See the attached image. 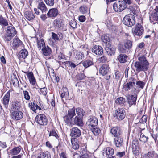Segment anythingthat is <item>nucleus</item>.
<instances>
[{
    "mask_svg": "<svg viewBox=\"0 0 158 158\" xmlns=\"http://www.w3.org/2000/svg\"><path fill=\"white\" fill-rule=\"evenodd\" d=\"M111 133L115 137L119 136L120 135V130L118 127H114L112 128L110 131Z\"/></svg>",
    "mask_w": 158,
    "mask_h": 158,
    "instance_id": "obj_32",
    "label": "nucleus"
},
{
    "mask_svg": "<svg viewBox=\"0 0 158 158\" xmlns=\"http://www.w3.org/2000/svg\"><path fill=\"white\" fill-rule=\"evenodd\" d=\"M0 24L4 26H7L8 25L7 20L1 15H0Z\"/></svg>",
    "mask_w": 158,
    "mask_h": 158,
    "instance_id": "obj_42",
    "label": "nucleus"
},
{
    "mask_svg": "<svg viewBox=\"0 0 158 158\" xmlns=\"http://www.w3.org/2000/svg\"><path fill=\"white\" fill-rule=\"evenodd\" d=\"M114 115L118 121H122L126 116L125 110L123 108H118L115 110Z\"/></svg>",
    "mask_w": 158,
    "mask_h": 158,
    "instance_id": "obj_6",
    "label": "nucleus"
},
{
    "mask_svg": "<svg viewBox=\"0 0 158 158\" xmlns=\"http://www.w3.org/2000/svg\"><path fill=\"white\" fill-rule=\"evenodd\" d=\"M24 16L26 19L29 21L35 19V16L33 12L31 11H27L25 12Z\"/></svg>",
    "mask_w": 158,
    "mask_h": 158,
    "instance_id": "obj_28",
    "label": "nucleus"
},
{
    "mask_svg": "<svg viewBox=\"0 0 158 158\" xmlns=\"http://www.w3.org/2000/svg\"><path fill=\"white\" fill-rule=\"evenodd\" d=\"M70 26L73 28L75 29L77 27V22L75 20H71L69 22Z\"/></svg>",
    "mask_w": 158,
    "mask_h": 158,
    "instance_id": "obj_54",
    "label": "nucleus"
},
{
    "mask_svg": "<svg viewBox=\"0 0 158 158\" xmlns=\"http://www.w3.org/2000/svg\"><path fill=\"white\" fill-rule=\"evenodd\" d=\"M102 41L105 44V47L108 44H111L110 42L109 38L107 36H105L102 37Z\"/></svg>",
    "mask_w": 158,
    "mask_h": 158,
    "instance_id": "obj_46",
    "label": "nucleus"
},
{
    "mask_svg": "<svg viewBox=\"0 0 158 158\" xmlns=\"http://www.w3.org/2000/svg\"><path fill=\"white\" fill-rule=\"evenodd\" d=\"M20 146L15 147L10 151V153L11 155L17 156L21 152Z\"/></svg>",
    "mask_w": 158,
    "mask_h": 158,
    "instance_id": "obj_29",
    "label": "nucleus"
},
{
    "mask_svg": "<svg viewBox=\"0 0 158 158\" xmlns=\"http://www.w3.org/2000/svg\"><path fill=\"white\" fill-rule=\"evenodd\" d=\"M97 60L99 63H104L107 61V58L106 56H103L101 57H99L98 58Z\"/></svg>",
    "mask_w": 158,
    "mask_h": 158,
    "instance_id": "obj_50",
    "label": "nucleus"
},
{
    "mask_svg": "<svg viewBox=\"0 0 158 158\" xmlns=\"http://www.w3.org/2000/svg\"><path fill=\"white\" fill-rule=\"evenodd\" d=\"M29 107L34 112H36V110L38 109L37 105L35 103H31L28 104Z\"/></svg>",
    "mask_w": 158,
    "mask_h": 158,
    "instance_id": "obj_44",
    "label": "nucleus"
},
{
    "mask_svg": "<svg viewBox=\"0 0 158 158\" xmlns=\"http://www.w3.org/2000/svg\"><path fill=\"white\" fill-rule=\"evenodd\" d=\"M105 49L107 54L109 56H112L115 53V47H112L111 44H108L105 47Z\"/></svg>",
    "mask_w": 158,
    "mask_h": 158,
    "instance_id": "obj_21",
    "label": "nucleus"
},
{
    "mask_svg": "<svg viewBox=\"0 0 158 158\" xmlns=\"http://www.w3.org/2000/svg\"><path fill=\"white\" fill-rule=\"evenodd\" d=\"M135 84L134 82L129 81L124 85L123 86L124 89L126 91H129L131 90H132L133 89H134V90H135L136 89L134 88Z\"/></svg>",
    "mask_w": 158,
    "mask_h": 158,
    "instance_id": "obj_19",
    "label": "nucleus"
},
{
    "mask_svg": "<svg viewBox=\"0 0 158 158\" xmlns=\"http://www.w3.org/2000/svg\"><path fill=\"white\" fill-rule=\"evenodd\" d=\"M53 25L55 28H60L64 25L63 20L60 18H58L55 19L53 22Z\"/></svg>",
    "mask_w": 158,
    "mask_h": 158,
    "instance_id": "obj_24",
    "label": "nucleus"
},
{
    "mask_svg": "<svg viewBox=\"0 0 158 158\" xmlns=\"http://www.w3.org/2000/svg\"><path fill=\"white\" fill-rule=\"evenodd\" d=\"M58 14V11L56 8L50 9L47 13V15L48 18L55 17Z\"/></svg>",
    "mask_w": 158,
    "mask_h": 158,
    "instance_id": "obj_22",
    "label": "nucleus"
},
{
    "mask_svg": "<svg viewBox=\"0 0 158 158\" xmlns=\"http://www.w3.org/2000/svg\"><path fill=\"white\" fill-rule=\"evenodd\" d=\"M98 123L97 118L94 117H89L86 122V124L89 126L91 127H95Z\"/></svg>",
    "mask_w": 158,
    "mask_h": 158,
    "instance_id": "obj_13",
    "label": "nucleus"
},
{
    "mask_svg": "<svg viewBox=\"0 0 158 158\" xmlns=\"http://www.w3.org/2000/svg\"><path fill=\"white\" fill-rule=\"evenodd\" d=\"M136 84L139 88H140L142 89H143V88L145 85L144 82L140 81L136 82Z\"/></svg>",
    "mask_w": 158,
    "mask_h": 158,
    "instance_id": "obj_52",
    "label": "nucleus"
},
{
    "mask_svg": "<svg viewBox=\"0 0 158 158\" xmlns=\"http://www.w3.org/2000/svg\"><path fill=\"white\" fill-rule=\"evenodd\" d=\"M102 48L99 46H94L92 49V51L97 55H100L103 53Z\"/></svg>",
    "mask_w": 158,
    "mask_h": 158,
    "instance_id": "obj_20",
    "label": "nucleus"
},
{
    "mask_svg": "<svg viewBox=\"0 0 158 158\" xmlns=\"http://www.w3.org/2000/svg\"><path fill=\"white\" fill-rule=\"evenodd\" d=\"M133 4H129L128 5H127V8L130 10L131 13H132L134 14H136V10L135 8V6L133 5Z\"/></svg>",
    "mask_w": 158,
    "mask_h": 158,
    "instance_id": "obj_45",
    "label": "nucleus"
},
{
    "mask_svg": "<svg viewBox=\"0 0 158 158\" xmlns=\"http://www.w3.org/2000/svg\"><path fill=\"white\" fill-rule=\"evenodd\" d=\"M76 115L75 110L73 108L68 110V114L64 117V119L66 123H70L71 121Z\"/></svg>",
    "mask_w": 158,
    "mask_h": 158,
    "instance_id": "obj_8",
    "label": "nucleus"
},
{
    "mask_svg": "<svg viewBox=\"0 0 158 158\" xmlns=\"http://www.w3.org/2000/svg\"><path fill=\"white\" fill-rule=\"evenodd\" d=\"M82 118L78 116H76L74 118H73L72 121H71L70 123H67V124L69 126L76 125L81 127H83L84 124Z\"/></svg>",
    "mask_w": 158,
    "mask_h": 158,
    "instance_id": "obj_9",
    "label": "nucleus"
},
{
    "mask_svg": "<svg viewBox=\"0 0 158 158\" xmlns=\"http://www.w3.org/2000/svg\"><path fill=\"white\" fill-rule=\"evenodd\" d=\"M28 51L25 49L21 50L20 52V59H25L28 55Z\"/></svg>",
    "mask_w": 158,
    "mask_h": 158,
    "instance_id": "obj_38",
    "label": "nucleus"
},
{
    "mask_svg": "<svg viewBox=\"0 0 158 158\" xmlns=\"http://www.w3.org/2000/svg\"><path fill=\"white\" fill-rule=\"evenodd\" d=\"M123 2H124L126 5H128L129 4H133V2L132 0H123Z\"/></svg>",
    "mask_w": 158,
    "mask_h": 158,
    "instance_id": "obj_63",
    "label": "nucleus"
},
{
    "mask_svg": "<svg viewBox=\"0 0 158 158\" xmlns=\"http://www.w3.org/2000/svg\"><path fill=\"white\" fill-rule=\"evenodd\" d=\"M12 45L13 48L16 49L19 47H23L22 42L18 38L15 37L13 40Z\"/></svg>",
    "mask_w": 158,
    "mask_h": 158,
    "instance_id": "obj_17",
    "label": "nucleus"
},
{
    "mask_svg": "<svg viewBox=\"0 0 158 158\" xmlns=\"http://www.w3.org/2000/svg\"><path fill=\"white\" fill-rule=\"evenodd\" d=\"M118 60L121 63H124L127 60V56L126 55L120 54L118 56Z\"/></svg>",
    "mask_w": 158,
    "mask_h": 158,
    "instance_id": "obj_39",
    "label": "nucleus"
},
{
    "mask_svg": "<svg viewBox=\"0 0 158 158\" xmlns=\"http://www.w3.org/2000/svg\"><path fill=\"white\" fill-rule=\"evenodd\" d=\"M122 22L125 25L131 27L135 24V18L133 15L131 14H128L123 18Z\"/></svg>",
    "mask_w": 158,
    "mask_h": 158,
    "instance_id": "obj_3",
    "label": "nucleus"
},
{
    "mask_svg": "<svg viewBox=\"0 0 158 158\" xmlns=\"http://www.w3.org/2000/svg\"><path fill=\"white\" fill-rule=\"evenodd\" d=\"M37 158H51L50 153L48 152H40L38 154Z\"/></svg>",
    "mask_w": 158,
    "mask_h": 158,
    "instance_id": "obj_35",
    "label": "nucleus"
},
{
    "mask_svg": "<svg viewBox=\"0 0 158 158\" xmlns=\"http://www.w3.org/2000/svg\"><path fill=\"white\" fill-rule=\"evenodd\" d=\"M69 93L67 89H64V90L61 91V98H63L65 96L67 95Z\"/></svg>",
    "mask_w": 158,
    "mask_h": 158,
    "instance_id": "obj_56",
    "label": "nucleus"
},
{
    "mask_svg": "<svg viewBox=\"0 0 158 158\" xmlns=\"http://www.w3.org/2000/svg\"><path fill=\"white\" fill-rule=\"evenodd\" d=\"M55 136L57 139L59 138V136L55 130L53 129L51 131L49 134V136Z\"/></svg>",
    "mask_w": 158,
    "mask_h": 158,
    "instance_id": "obj_53",
    "label": "nucleus"
},
{
    "mask_svg": "<svg viewBox=\"0 0 158 158\" xmlns=\"http://www.w3.org/2000/svg\"><path fill=\"white\" fill-rule=\"evenodd\" d=\"M23 117V113L19 111H14L11 114L12 118L15 120H18L22 118Z\"/></svg>",
    "mask_w": 158,
    "mask_h": 158,
    "instance_id": "obj_16",
    "label": "nucleus"
},
{
    "mask_svg": "<svg viewBox=\"0 0 158 158\" xmlns=\"http://www.w3.org/2000/svg\"><path fill=\"white\" fill-rule=\"evenodd\" d=\"M44 1L47 6H53L54 3V0H44Z\"/></svg>",
    "mask_w": 158,
    "mask_h": 158,
    "instance_id": "obj_51",
    "label": "nucleus"
},
{
    "mask_svg": "<svg viewBox=\"0 0 158 158\" xmlns=\"http://www.w3.org/2000/svg\"><path fill=\"white\" fill-rule=\"evenodd\" d=\"M115 102L120 105H124L125 104V99L122 97L118 98L115 101Z\"/></svg>",
    "mask_w": 158,
    "mask_h": 158,
    "instance_id": "obj_41",
    "label": "nucleus"
},
{
    "mask_svg": "<svg viewBox=\"0 0 158 158\" xmlns=\"http://www.w3.org/2000/svg\"><path fill=\"white\" fill-rule=\"evenodd\" d=\"M148 138L145 136L144 134H141L139 140L143 143L147 142L148 139Z\"/></svg>",
    "mask_w": 158,
    "mask_h": 158,
    "instance_id": "obj_49",
    "label": "nucleus"
},
{
    "mask_svg": "<svg viewBox=\"0 0 158 158\" xmlns=\"http://www.w3.org/2000/svg\"><path fill=\"white\" fill-rule=\"evenodd\" d=\"M27 76L29 80L35 77L32 72H28L27 74Z\"/></svg>",
    "mask_w": 158,
    "mask_h": 158,
    "instance_id": "obj_61",
    "label": "nucleus"
},
{
    "mask_svg": "<svg viewBox=\"0 0 158 158\" xmlns=\"http://www.w3.org/2000/svg\"><path fill=\"white\" fill-rule=\"evenodd\" d=\"M37 8L40 10L42 13H46L48 10L46 5L43 2H40L38 3Z\"/></svg>",
    "mask_w": 158,
    "mask_h": 158,
    "instance_id": "obj_30",
    "label": "nucleus"
},
{
    "mask_svg": "<svg viewBox=\"0 0 158 158\" xmlns=\"http://www.w3.org/2000/svg\"><path fill=\"white\" fill-rule=\"evenodd\" d=\"M24 98L27 100H29L30 98L28 92L27 91H24L23 92Z\"/></svg>",
    "mask_w": 158,
    "mask_h": 158,
    "instance_id": "obj_57",
    "label": "nucleus"
},
{
    "mask_svg": "<svg viewBox=\"0 0 158 158\" xmlns=\"http://www.w3.org/2000/svg\"><path fill=\"white\" fill-rule=\"evenodd\" d=\"M86 19L85 17L83 15L80 16L79 17V20L81 22H84Z\"/></svg>",
    "mask_w": 158,
    "mask_h": 158,
    "instance_id": "obj_64",
    "label": "nucleus"
},
{
    "mask_svg": "<svg viewBox=\"0 0 158 158\" xmlns=\"http://www.w3.org/2000/svg\"><path fill=\"white\" fill-rule=\"evenodd\" d=\"M45 44L44 40L42 39H40L39 40H37V47L40 50L45 46Z\"/></svg>",
    "mask_w": 158,
    "mask_h": 158,
    "instance_id": "obj_40",
    "label": "nucleus"
},
{
    "mask_svg": "<svg viewBox=\"0 0 158 158\" xmlns=\"http://www.w3.org/2000/svg\"><path fill=\"white\" fill-rule=\"evenodd\" d=\"M114 143L117 147H120L123 144V139L120 136L116 137L114 139Z\"/></svg>",
    "mask_w": 158,
    "mask_h": 158,
    "instance_id": "obj_25",
    "label": "nucleus"
},
{
    "mask_svg": "<svg viewBox=\"0 0 158 158\" xmlns=\"http://www.w3.org/2000/svg\"><path fill=\"white\" fill-rule=\"evenodd\" d=\"M132 46V42L129 40H127L124 41L123 44H119L118 49L121 53H126L131 49Z\"/></svg>",
    "mask_w": 158,
    "mask_h": 158,
    "instance_id": "obj_4",
    "label": "nucleus"
},
{
    "mask_svg": "<svg viewBox=\"0 0 158 158\" xmlns=\"http://www.w3.org/2000/svg\"><path fill=\"white\" fill-rule=\"evenodd\" d=\"M79 10L81 13L85 14L87 12L88 8L86 6L83 5L80 7Z\"/></svg>",
    "mask_w": 158,
    "mask_h": 158,
    "instance_id": "obj_47",
    "label": "nucleus"
},
{
    "mask_svg": "<svg viewBox=\"0 0 158 158\" xmlns=\"http://www.w3.org/2000/svg\"><path fill=\"white\" fill-rule=\"evenodd\" d=\"M110 69L109 67L107 65L103 64L99 69V72L102 76H104L109 73Z\"/></svg>",
    "mask_w": 158,
    "mask_h": 158,
    "instance_id": "obj_15",
    "label": "nucleus"
},
{
    "mask_svg": "<svg viewBox=\"0 0 158 158\" xmlns=\"http://www.w3.org/2000/svg\"><path fill=\"white\" fill-rule=\"evenodd\" d=\"M137 98V95L136 94L131 95H129L128 96L127 99L130 106L132 105H135L136 104Z\"/></svg>",
    "mask_w": 158,
    "mask_h": 158,
    "instance_id": "obj_18",
    "label": "nucleus"
},
{
    "mask_svg": "<svg viewBox=\"0 0 158 158\" xmlns=\"http://www.w3.org/2000/svg\"><path fill=\"white\" fill-rule=\"evenodd\" d=\"M82 64L84 67L85 68H87L90 67L94 64L93 60L87 59L85 61H83L82 63Z\"/></svg>",
    "mask_w": 158,
    "mask_h": 158,
    "instance_id": "obj_33",
    "label": "nucleus"
},
{
    "mask_svg": "<svg viewBox=\"0 0 158 158\" xmlns=\"http://www.w3.org/2000/svg\"><path fill=\"white\" fill-rule=\"evenodd\" d=\"M41 50L43 54L46 56H49L52 52L51 48L48 46H45L42 48Z\"/></svg>",
    "mask_w": 158,
    "mask_h": 158,
    "instance_id": "obj_31",
    "label": "nucleus"
},
{
    "mask_svg": "<svg viewBox=\"0 0 158 158\" xmlns=\"http://www.w3.org/2000/svg\"><path fill=\"white\" fill-rule=\"evenodd\" d=\"M144 28L141 24L137 23L135 26L132 32L134 35L139 36L141 35L143 33Z\"/></svg>",
    "mask_w": 158,
    "mask_h": 158,
    "instance_id": "obj_10",
    "label": "nucleus"
},
{
    "mask_svg": "<svg viewBox=\"0 0 158 158\" xmlns=\"http://www.w3.org/2000/svg\"><path fill=\"white\" fill-rule=\"evenodd\" d=\"M30 83L33 86H35L36 85V82L35 77L29 80Z\"/></svg>",
    "mask_w": 158,
    "mask_h": 158,
    "instance_id": "obj_62",
    "label": "nucleus"
},
{
    "mask_svg": "<svg viewBox=\"0 0 158 158\" xmlns=\"http://www.w3.org/2000/svg\"><path fill=\"white\" fill-rule=\"evenodd\" d=\"M77 115L83 118L85 114V112L81 108H77L76 109Z\"/></svg>",
    "mask_w": 158,
    "mask_h": 158,
    "instance_id": "obj_37",
    "label": "nucleus"
},
{
    "mask_svg": "<svg viewBox=\"0 0 158 158\" xmlns=\"http://www.w3.org/2000/svg\"><path fill=\"white\" fill-rule=\"evenodd\" d=\"M36 122L39 125L42 126L46 125L48 123V119L46 117L44 114H40L37 115L35 118Z\"/></svg>",
    "mask_w": 158,
    "mask_h": 158,
    "instance_id": "obj_7",
    "label": "nucleus"
},
{
    "mask_svg": "<svg viewBox=\"0 0 158 158\" xmlns=\"http://www.w3.org/2000/svg\"><path fill=\"white\" fill-rule=\"evenodd\" d=\"M74 54L75 58L78 60H81L84 58V54L82 52L75 51Z\"/></svg>",
    "mask_w": 158,
    "mask_h": 158,
    "instance_id": "obj_27",
    "label": "nucleus"
},
{
    "mask_svg": "<svg viewBox=\"0 0 158 158\" xmlns=\"http://www.w3.org/2000/svg\"><path fill=\"white\" fill-rule=\"evenodd\" d=\"M155 12L152 14L150 17V19L156 21H158V6H156L155 9Z\"/></svg>",
    "mask_w": 158,
    "mask_h": 158,
    "instance_id": "obj_36",
    "label": "nucleus"
},
{
    "mask_svg": "<svg viewBox=\"0 0 158 158\" xmlns=\"http://www.w3.org/2000/svg\"><path fill=\"white\" fill-rule=\"evenodd\" d=\"M66 63H67V65L72 68H74L77 66L74 63L70 61H67Z\"/></svg>",
    "mask_w": 158,
    "mask_h": 158,
    "instance_id": "obj_59",
    "label": "nucleus"
},
{
    "mask_svg": "<svg viewBox=\"0 0 158 158\" xmlns=\"http://www.w3.org/2000/svg\"><path fill=\"white\" fill-rule=\"evenodd\" d=\"M20 102L18 100H14L12 102L11 105V109L13 110H18L21 107Z\"/></svg>",
    "mask_w": 158,
    "mask_h": 158,
    "instance_id": "obj_26",
    "label": "nucleus"
},
{
    "mask_svg": "<svg viewBox=\"0 0 158 158\" xmlns=\"http://www.w3.org/2000/svg\"><path fill=\"white\" fill-rule=\"evenodd\" d=\"M11 25L6 27L5 28L6 32L4 35V39L5 41H11L17 33V31L15 27Z\"/></svg>",
    "mask_w": 158,
    "mask_h": 158,
    "instance_id": "obj_2",
    "label": "nucleus"
},
{
    "mask_svg": "<svg viewBox=\"0 0 158 158\" xmlns=\"http://www.w3.org/2000/svg\"><path fill=\"white\" fill-rule=\"evenodd\" d=\"M71 133L70 135L73 138H78L81 135V131L78 127H74L70 130Z\"/></svg>",
    "mask_w": 158,
    "mask_h": 158,
    "instance_id": "obj_12",
    "label": "nucleus"
},
{
    "mask_svg": "<svg viewBox=\"0 0 158 158\" xmlns=\"http://www.w3.org/2000/svg\"><path fill=\"white\" fill-rule=\"evenodd\" d=\"M91 130L94 135H98L101 131L99 128L97 127L95 128V127H93L91 129Z\"/></svg>",
    "mask_w": 158,
    "mask_h": 158,
    "instance_id": "obj_48",
    "label": "nucleus"
},
{
    "mask_svg": "<svg viewBox=\"0 0 158 158\" xmlns=\"http://www.w3.org/2000/svg\"><path fill=\"white\" fill-rule=\"evenodd\" d=\"M115 78L118 80L121 76V73L118 71H115Z\"/></svg>",
    "mask_w": 158,
    "mask_h": 158,
    "instance_id": "obj_58",
    "label": "nucleus"
},
{
    "mask_svg": "<svg viewBox=\"0 0 158 158\" xmlns=\"http://www.w3.org/2000/svg\"><path fill=\"white\" fill-rule=\"evenodd\" d=\"M127 6L125 5L123 1H119L116 2L113 5V8L114 10L117 12H120L127 8Z\"/></svg>",
    "mask_w": 158,
    "mask_h": 158,
    "instance_id": "obj_5",
    "label": "nucleus"
},
{
    "mask_svg": "<svg viewBox=\"0 0 158 158\" xmlns=\"http://www.w3.org/2000/svg\"><path fill=\"white\" fill-rule=\"evenodd\" d=\"M139 61L134 63V69L137 73L141 71H147L149 68V63L147 61L146 57L144 56L139 57Z\"/></svg>",
    "mask_w": 158,
    "mask_h": 158,
    "instance_id": "obj_1",
    "label": "nucleus"
},
{
    "mask_svg": "<svg viewBox=\"0 0 158 158\" xmlns=\"http://www.w3.org/2000/svg\"><path fill=\"white\" fill-rule=\"evenodd\" d=\"M72 147L74 149L76 150L79 148V142L77 139L73 138L71 139Z\"/></svg>",
    "mask_w": 158,
    "mask_h": 158,
    "instance_id": "obj_34",
    "label": "nucleus"
},
{
    "mask_svg": "<svg viewBox=\"0 0 158 158\" xmlns=\"http://www.w3.org/2000/svg\"><path fill=\"white\" fill-rule=\"evenodd\" d=\"M52 38L55 40V41H58L59 40V38L58 37L57 35L55 33H54L52 32Z\"/></svg>",
    "mask_w": 158,
    "mask_h": 158,
    "instance_id": "obj_60",
    "label": "nucleus"
},
{
    "mask_svg": "<svg viewBox=\"0 0 158 158\" xmlns=\"http://www.w3.org/2000/svg\"><path fill=\"white\" fill-rule=\"evenodd\" d=\"M132 152L136 155L139 154V144L138 140L136 139L134 140L132 143Z\"/></svg>",
    "mask_w": 158,
    "mask_h": 158,
    "instance_id": "obj_11",
    "label": "nucleus"
},
{
    "mask_svg": "<svg viewBox=\"0 0 158 158\" xmlns=\"http://www.w3.org/2000/svg\"><path fill=\"white\" fill-rule=\"evenodd\" d=\"M146 158H158V156L154 152H150L147 154Z\"/></svg>",
    "mask_w": 158,
    "mask_h": 158,
    "instance_id": "obj_43",
    "label": "nucleus"
},
{
    "mask_svg": "<svg viewBox=\"0 0 158 158\" xmlns=\"http://www.w3.org/2000/svg\"><path fill=\"white\" fill-rule=\"evenodd\" d=\"M40 94L45 95L47 93V89L46 87L40 88Z\"/></svg>",
    "mask_w": 158,
    "mask_h": 158,
    "instance_id": "obj_55",
    "label": "nucleus"
},
{
    "mask_svg": "<svg viewBox=\"0 0 158 158\" xmlns=\"http://www.w3.org/2000/svg\"><path fill=\"white\" fill-rule=\"evenodd\" d=\"M114 153V150L110 147L105 148L103 150L102 154L106 157H109L113 155Z\"/></svg>",
    "mask_w": 158,
    "mask_h": 158,
    "instance_id": "obj_14",
    "label": "nucleus"
},
{
    "mask_svg": "<svg viewBox=\"0 0 158 158\" xmlns=\"http://www.w3.org/2000/svg\"><path fill=\"white\" fill-rule=\"evenodd\" d=\"M10 91L9 90L4 96L2 100V102L4 105L6 107L8 106L9 101Z\"/></svg>",
    "mask_w": 158,
    "mask_h": 158,
    "instance_id": "obj_23",
    "label": "nucleus"
}]
</instances>
